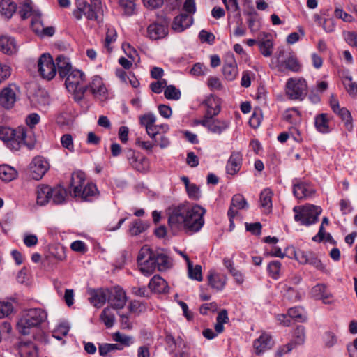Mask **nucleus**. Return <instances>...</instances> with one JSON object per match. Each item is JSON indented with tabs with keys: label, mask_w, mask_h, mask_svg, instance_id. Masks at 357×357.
Returning a JSON list of instances; mask_svg holds the SVG:
<instances>
[{
	"label": "nucleus",
	"mask_w": 357,
	"mask_h": 357,
	"mask_svg": "<svg viewBox=\"0 0 357 357\" xmlns=\"http://www.w3.org/2000/svg\"><path fill=\"white\" fill-rule=\"evenodd\" d=\"M248 204L244 198V197L241 194H236L233 196L231 199V203L230 208L228 210L227 215L230 221V227L234 225L233 219L237 215L238 209H244L248 208Z\"/></svg>",
	"instance_id": "obj_18"
},
{
	"label": "nucleus",
	"mask_w": 357,
	"mask_h": 357,
	"mask_svg": "<svg viewBox=\"0 0 357 357\" xmlns=\"http://www.w3.org/2000/svg\"><path fill=\"white\" fill-rule=\"evenodd\" d=\"M193 22V17L190 15L181 13L176 16L172 24V28L176 32H182L189 28Z\"/></svg>",
	"instance_id": "obj_22"
},
{
	"label": "nucleus",
	"mask_w": 357,
	"mask_h": 357,
	"mask_svg": "<svg viewBox=\"0 0 357 357\" xmlns=\"http://www.w3.org/2000/svg\"><path fill=\"white\" fill-rule=\"evenodd\" d=\"M48 162L41 156L35 157L29 165L30 176L35 180H40L49 169Z\"/></svg>",
	"instance_id": "obj_13"
},
{
	"label": "nucleus",
	"mask_w": 357,
	"mask_h": 357,
	"mask_svg": "<svg viewBox=\"0 0 357 357\" xmlns=\"http://www.w3.org/2000/svg\"><path fill=\"white\" fill-rule=\"evenodd\" d=\"M164 96L167 100H178L181 98V93L174 85H169L165 87Z\"/></svg>",
	"instance_id": "obj_46"
},
{
	"label": "nucleus",
	"mask_w": 357,
	"mask_h": 357,
	"mask_svg": "<svg viewBox=\"0 0 357 357\" xmlns=\"http://www.w3.org/2000/svg\"><path fill=\"white\" fill-rule=\"evenodd\" d=\"M52 193H51V200L55 204H61L65 202L67 197L66 190L61 186L56 185L52 188Z\"/></svg>",
	"instance_id": "obj_34"
},
{
	"label": "nucleus",
	"mask_w": 357,
	"mask_h": 357,
	"mask_svg": "<svg viewBox=\"0 0 357 357\" xmlns=\"http://www.w3.org/2000/svg\"><path fill=\"white\" fill-rule=\"evenodd\" d=\"M208 280L209 285L218 290H222L227 282V277L223 275L218 274L215 271H210L209 274L208 275Z\"/></svg>",
	"instance_id": "obj_32"
},
{
	"label": "nucleus",
	"mask_w": 357,
	"mask_h": 357,
	"mask_svg": "<svg viewBox=\"0 0 357 357\" xmlns=\"http://www.w3.org/2000/svg\"><path fill=\"white\" fill-rule=\"evenodd\" d=\"M283 118L286 121L295 124L300 119L299 112L295 109H288L284 112Z\"/></svg>",
	"instance_id": "obj_55"
},
{
	"label": "nucleus",
	"mask_w": 357,
	"mask_h": 357,
	"mask_svg": "<svg viewBox=\"0 0 357 357\" xmlns=\"http://www.w3.org/2000/svg\"><path fill=\"white\" fill-rule=\"evenodd\" d=\"M273 344L271 337L267 333H262L260 337L255 340L253 347L256 350V353L259 354L269 349Z\"/></svg>",
	"instance_id": "obj_27"
},
{
	"label": "nucleus",
	"mask_w": 357,
	"mask_h": 357,
	"mask_svg": "<svg viewBox=\"0 0 357 357\" xmlns=\"http://www.w3.org/2000/svg\"><path fill=\"white\" fill-rule=\"evenodd\" d=\"M56 70H58L60 77L65 78L74 69L68 58L63 55H59L56 59Z\"/></svg>",
	"instance_id": "obj_28"
},
{
	"label": "nucleus",
	"mask_w": 357,
	"mask_h": 357,
	"mask_svg": "<svg viewBox=\"0 0 357 357\" xmlns=\"http://www.w3.org/2000/svg\"><path fill=\"white\" fill-rule=\"evenodd\" d=\"M154 261L155 268L160 271L167 269L170 266L168 257L163 253L154 252Z\"/></svg>",
	"instance_id": "obj_39"
},
{
	"label": "nucleus",
	"mask_w": 357,
	"mask_h": 357,
	"mask_svg": "<svg viewBox=\"0 0 357 357\" xmlns=\"http://www.w3.org/2000/svg\"><path fill=\"white\" fill-rule=\"evenodd\" d=\"M38 70L41 77L47 80L52 79L56 74V67L50 54H43L38 61Z\"/></svg>",
	"instance_id": "obj_10"
},
{
	"label": "nucleus",
	"mask_w": 357,
	"mask_h": 357,
	"mask_svg": "<svg viewBox=\"0 0 357 357\" xmlns=\"http://www.w3.org/2000/svg\"><path fill=\"white\" fill-rule=\"evenodd\" d=\"M294 220L301 225L310 226L316 223L319 216L321 213V208L319 206L307 204L305 206H294Z\"/></svg>",
	"instance_id": "obj_5"
},
{
	"label": "nucleus",
	"mask_w": 357,
	"mask_h": 357,
	"mask_svg": "<svg viewBox=\"0 0 357 357\" xmlns=\"http://www.w3.org/2000/svg\"><path fill=\"white\" fill-rule=\"evenodd\" d=\"M88 88L96 98L101 101L107 98V89L100 77L94 76Z\"/></svg>",
	"instance_id": "obj_16"
},
{
	"label": "nucleus",
	"mask_w": 357,
	"mask_h": 357,
	"mask_svg": "<svg viewBox=\"0 0 357 357\" xmlns=\"http://www.w3.org/2000/svg\"><path fill=\"white\" fill-rule=\"evenodd\" d=\"M116 31L114 29H108L105 40V47L107 50L108 52H112L110 44L116 40Z\"/></svg>",
	"instance_id": "obj_56"
},
{
	"label": "nucleus",
	"mask_w": 357,
	"mask_h": 357,
	"mask_svg": "<svg viewBox=\"0 0 357 357\" xmlns=\"http://www.w3.org/2000/svg\"><path fill=\"white\" fill-rule=\"evenodd\" d=\"M52 187L47 185H40L36 188V202L40 206L46 205L51 200Z\"/></svg>",
	"instance_id": "obj_29"
},
{
	"label": "nucleus",
	"mask_w": 357,
	"mask_h": 357,
	"mask_svg": "<svg viewBox=\"0 0 357 357\" xmlns=\"http://www.w3.org/2000/svg\"><path fill=\"white\" fill-rule=\"evenodd\" d=\"M197 123L206 128L211 132L216 135H221L227 130L230 126V121L228 119L203 118Z\"/></svg>",
	"instance_id": "obj_11"
},
{
	"label": "nucleus",
	"mask_w": 357,
	"mask_h": 357,
	"mask_svg": "<svg viewBox=\"0 0 357 357\" xmlns=\"http://www.w3.org/2000/svg\"><path fill=\"white\" fill-rule=\"evenodd\" d=\"M40 116L36 113H31L27 116L26 118V123L29 127V130L27 129L28 132V140L30 142L33 140L35 142V139H32L29 135L31 132H32L31 129L39 123L40 121Z\"/></svg>",
	"instance_id": "obj_47"
},
{
	"label": "nucleus",
	"mask_w": 357,
	"mask_h": 357,
	"mask_svg": "<svg viewBox=\"0 0 357 357\" xmlns=\"http://www.w3.org/2000/svg\"><path fill=\"white\" fill-rule=\"evenodd\" d=\"M16 9V4L10 0H1L0 1V13L7 18H10Z\"/></svg>",
	"instance_id": "obj_38"
},
{
	"label": "nucleus",
	"mask_w": 357,
	"mask_h": 357,
	"mask_svg": "<svg viewBox=\"0 0 357 357\" xmlns=\"http://www.w3.org/2000/svg\"><path fill=\"white\" fill-rule=\"evenodd\" d=\"M188 197L194 200H198L201 197V191L197 185L192 183L189 188L186 189Z\"/></svg>",
	"instance_id": "obj_62"
},
{
	"label": "nucleus",
	"mask_w": 357,
	"mask_h": 357,
	"mask_svg": "<svg viewBox=\"0 0 357 357\" xmlns=\"http://www.w3.org/2000/svg\"><path fill=\"white\" fill-rule=\"evenodd\" d=\"M107 301L114 309H122L126 305L127 296L124 290L120 287L109 289Z\"/></svg>",
	"instance_id": "obj_14"
},
{
	"label": "nucleus",
	"mask_w": 357,
	"mask_h": 357,
	"mask_svg": "<svg viewBox=\"0 0 357 357\" xmlns=\"http://www.w3.org/2000/svg\"><path fill=\"white\" fill-rule=\"evenodd\" d=\"M314 192V190L307 183L299 181L294 183L293 193L298 199L311 197Z\"/></svg>",
	"instance_id": "obj_24"
},
{
	"label": "nucleus",
	"mask_w": 357,
	"mask_h": 357,
	"mask_svg": "<svg viewBox=\"0 0 357 357\" xmlns=\"http://www.w3.org/2000/svg\"><path fill=\"white\" fill-rule=\"evenodd\" d=\"M123 349V347L119 344H102L99 345V354L100 356H105L109 353L117 350Z\"/></svg>",
	"instance_id": "obj_44"
},
{
	"label": "nucleus",
	"mask_w": 357,
	"mask_h": 357,
	"mask_svg": "<svg viewBox=\"0 0 357 357\" xmlns=\"http://www.w3.org/2000/svg\"><path fill=\"white\" fill-rule=\"evenodd\" d=\"M307 93V82L301 78H290L286 84L287 96L291 100H303Z\"/></svg>",
	"instance_id": "obj_9"
},
{
	"label": "nucleus",
	"mask_w": 357,
	"mask_h": 357,
	"mask_svg": "<svg viewBox=\"0 0 357 357\" xmlns=\"http://www.w3.org/2000/svg\"><path fill=\"white\" fill-rule=\"evenodd\" d=\"M313 252L298 250L295 253V257L300 264H307L310 259L312 256Z\"/></svg>",
	"instance_id": "obj_59"
},
{
	"label": "nucleus",
	"mask_w": 357,
	"mask_h": 357,
	"mask_svg": "<svg viewBox=\"0 0 357 357\" xmlns=\"http://www.w3.org/2000/svg\"><path fill=\"white\" fill-rule=\"evenodd\" d=\"M312 295L317 299H321L325 304H330L332 303V296L327 291L326 285L323 284H319L315 285L312 289Z\"/></svg>",
	"instance_id": "obj_31"
},
{
	"label": "nucleus",
	"mask_w": 357,
	"mask_h": 357,
	"mask_svg": "<svg viewBox=\"0 0 357 357\" xmlns=\"http://www.w3.org/2000/svg\"><path fill=\"white\" fill-rule=\"evenodd\" d=\"M329 116L328 114L322 113L316 116L314 119V126L317 131L321 133H328L331 130L329 128Z\"/></svg>",
	"instance_id": "obj_33"
},
{
	"label": "nucleus",
	"mask_w": 357,
	"mask_h": 357,
	"mask_svg": "<svg viewBox=\"0 0 357 357\" xmlns=\"http://www.w3.org/2000/svg\"><path fill=\"white\" fill-rule=\"evenodd\" d=\"M275 65L281 72H284L285 70L298 72L301 68L296 55L293 52H287L282 49L276 53Z\"/></svg>",
	"instance_id": "obj_8"
},
{
	"label": "nucleus",
	"mask_w": 357,
	"mask_h": 357,
	"mask_svg": "<svg viewBox=\"0 0 357 357\" xmlns=\"http://www.w3.org/2000/svg\"><path fill=\"white\" fill-rule=\"evenodd\" d=\"M334 14L336 17L342 19L345 22H351L354 20V17L351 15L347 13L337 6H335Z\"/></svg>",
	"instance_id": "obj_61"
},
{
	"label": "nucleus",
	"mask_w": 357,
	"mask_h": 357,
	"mask_svg": "<svg viewBox=\"0 0 357 357\" xmlns=\"http://www.w3.org/2000/svg\"><path fill=\"white\" fill-rule=\"evenodd\" d=\"M273 192L270 189H264L260 194V206L265 213H269L272 208Z\"/></svg>",
	"instance_id": "obj_35"
},
{
	"label": "nucleus",
	"mask_w": 357,
	"mask_h": 357,
	"mask_svg": "<svg viewBox=\"0 0 357 357\" xmlns=\"http://www.w3.org/2000/svg\"><path fill=\"white\" fill-rule=\"evenodd\" d=\"M32 30L36 33H41L44 29V26L41 21V13H36L33 18H31V23Z\"/></svg>",
	"instance_id": "obj_50"
},
{
	"label": "nucleus",
	"mask_w": 357,
	"mask_h": 357,
	"mask_svg": "<svg viewBox=\"0 0 357 357\" xmlns=\"http://www.w3.org/2000/svg\"><path fill=\"white\" fill-rule=\"evenodd\" d=\"M305 339V328L303 326H298L294 333V344H302Z\"/></svg>",
	"instance_id": "obj_54"
},
{
	"label": "nucleus",
	"mask_w": 357,
	"mask_h": 357,
	"mask_svg": "<svg viewBox=\"0 0 357 357\" xmlns=\"http://www.w3.org/2000/svg\"><path fill=\"white\" fill-rule=\"evenodd\" d=\"M188 275L191 279L196 280L201 282L203 280L202 275V266L200 265H196L193 266L192 262L188 261Z\"/></svg>",
	"instance_id": "obj_43"
},
{
	"label": "nucleus",
	"mask_w": 357,
	"mask_h": 357,
	"mask_svg": "<svg viewBox=\"0 0 357 357\" xmlns=\"http://www.w3.org/2000/svg\"><path fill=\"white\" fill-rule=\"evenodd\" d=\"M70 185L73 195L82 201H91V198L98 194L97 187L93 183L85 185V174L81 171L73 172L71 175Z\"/></svg>",
	"instance_id": "obj_2"
},
{
	"label": "nucleus",
	"mask_w": 357,
	"mask_h": 357,
	"mask_svg": "<svg viewBox=\"0 0 357 357\" xmlns=\"http://www.w3.org/2000/svg\"><path fill=\"white\" fill-rule=\"evenodd\" d=\"M126 156L129 164L139 172H144L146 169V159L140 155L139 153L132 149H128L126 151Z\"/></svg>",
	"instance_id": "obj_19"
},
{
	"label": "nucleus",
	"mask_w": 357,
	"mask_h": 357,
	"mask_svg": "<svg viewBox=\"0 0 357 357\" xmlns=\"http://www.w3.org/2000/svg\"><path fill=\"white\" fill-rule=\"evenodd\" d=\"M36 13H40V11L33 9L32 6V1L31 0H24L19 8V14L23 20L27 19L30 17L33 18Z\"/></svg>",
	"instance_id": "obj_37"
},
{
	"label": "nucleus",
	"mask_w": 357,
	"mask_h": 357,
	"mask_svg": "<svg viewBox=\"0 0 357 357\" xmlns=\"http://www.w3.org/2000/svg\"><path fill=\"white\" fill-rule=\"evenodd\" d=\"M259 51L266 57L270 56L273 52V43L271 40H265L259 43Z\"/></svg>",
	"instance_id": "obj_52"
},
{
	"label": "nucleus",
	"mask_w": 357,
	"mask_h": 357,
	"mask_svg": "<svg viewBox=\"0 0 357 357\" xmlns=\"http://www.w3.org/2000/svg\"><path fill=\"white\" fill-rule=\"evenodd\" d=\"M137 260L139 268L143 275L149 276L155 271L154 252L147 246H144L141 248Z\"/></svg>",
	"instance_id": "obj_7"
},
{
	"label": "nucleus",
	"mask_w": 357,
	"mask_h": 357,
	"mask_svg": "<svg viewBox=\"0 0 357 357\" xmlns=\"http://www.w3.org/2000/svg\"><path fill=\"white\" fill-rule=\"evenodd\" d=\"M147 227L148 225L141 220H135L130 224L129 233L131 236H137L144 231Z\"/></svg>",
	"instance_id": "obj_41"
},
{
	"label": "nucleus",
	"mask_w": 357,
	"mask_h": 357,
	"mask_svg": "<svg viewBox=\"0 0 357 357\" xmlns=\"http://www.w3.org/2000/svg\"><path fill=\"white\" fill-rule=\"evenodd\" d=\"M148 287L151 291L162 294L167 292L168 285L163 278L156 275L151 279Z\"/></svg>",
	"instance_id": "obj_30"
},
{
	"label": "nucleus",
	"mask_w": 357,
	"mask_h": 357,
	"mask_svg": "<svg viewBox=\"0 0 357 357\" xmlns=\"http://www.w3.org/2000/svg\"><path fill=\"white\" fill-rule=\"evenodd\" d=\"M13 311V306L10 302H0V319L10 315Z\"/></svg>",
	"instance_id": "obj_58"
},
{
	"label": "nucleus",
	"mask_w": 357,
	"mask_h": 357,
	"mask_svg": "<svg viewBox=\"0 0 357 357\" xmlns=\"http://www.w3.org/2000/svg\"><path fill=\"white\" fill-rule=\"evenodd\" d=\"M281 263L279 261H273L268 265V271L270 276L277 280L280 276Z\"/></svg>",
	"instance_id": "obj_49"
},
{
	"label": "nucleus",
	"mask_w": 357,
	"mask_h": 357,
	"mask_svg": "<svg viewBox=\"0 0 357 357\" xmlns=\"http://www.w3.org/2000/svg\"><path fill=\"white\" fill-rule=\"evenodd\" d=\"M206 107V114L203 118H211L217 116L221 110V102L220 100L214 96H208L203 102Z\"/></svg>",
	"instance_id": "obj_20"
},
{
	"label": "nucleus",
	"mask_w": 357,
	"mask_h": 357,
	"mask_svg": "<svg viewBox=\"0 0 357 357\" xmlns=\"http://www.w3.org/2000/svg\"><path fill=\"white\" fill-rule=\"evenodd\" d=\"M119 8L123 11L125 15H131L135 10V3L132 0H118Z\"/></svg>",
	"instance_id": "obj_45"
},
{
	"label": "nucleus",
	"mask_w": 357,
	"mask_h": 357,
	"mask_svg": "<svg viewBox=\"0 0 357 357\" xmlns=\"http://www.w3.org/2000/svg\"><path fill=\"white\" fill-rule=\"evenodd\" d=\"M27 128L23 126H19L15 130L10 128L1 126L0 127V139L5 142H16L18 144L23 143L29 149L34 146V142L28 140Z\"/></svg>",
	"instance_id": "obj_6"
},
{
	"label": "nucleus",
	"mask_w": 357,
	"mask_h": 357,
	"mask_svg": "<svg viewBox=\"0 0 357 357\" xmlns=\"http://www.w3.org/2000/svg\"><path fill=\"white\" fill-rule=\"evenodd\" d=\"M288 316L290 319H294L296 321L303 322L306 320L304 310L301 307H291L288 310Z\"/></svg>",
	"instance_id": "obj_42"
},
{
	"label": "nucleus",
	"mask_w": 357,
	"mask_h": 357,
	"mask_svg": "<svg viewBox=\"0 0 357 357\" xmlns=\"http://www.w3.org/2000/svg\"><path fill=\"white\" fill-rule=\"evenodd\" d=\"M175 344L178 347H181V351L179 354L176 356V357H190V347L186 344L185 342L181 338L178 339Z\"/></svg>",
	"instance_id": "obj_57"
},
{
	"label": "nucleus",
	"mask_w": 357,
	"mask_h": 357,
	"mask_svg": "<svg viewBox=\"0 0 357 357\" xmlns=\"http://www.w3.org/2000/svg\"><path fill=\"white\" fill-rule=\"evenodd\" d=\"M46 318L47 314L42 309H30L18 321L17 324V330L22 335H29L32 328L38 326Z\"/></svg>",
	"instance_id": "obj_3"
},
{
	"label": "nucleus",
	"mask_w": 357,
	"mask_h": 357,
	"mask_svg": "<svg viewBox=\"0 0 357 357\" xmlns=\"http://www.w3.org/2000/svg\"><path fill=\"white\" fill-rule=\"evenodd\" d=\"M76 6L77 9L74 10L73 12V15L76 20H81L83 15H84L89 20H98V16L92 10L91 6H89V4L85 1L77 0Z\"/></svg>",
	"instance_id": "obj_17"
},
{
	"label": "nucleus",
	"mask_w": 357,
	"mask_h": 357,
	"mask_svg": "<svg viewBox=\"0 0 357 357\" xmlns=\"http://www.w3.org/2000/svg\"><path fill=\"white\" fill-rule=\"evenodd\" d=\"M100 319L105 324L107 328L113 326L115 321V315L109 307H105L100 315Z\"/></svg>",
	"instance_id": "obj_40"
},
{
	"label": "nucleus",
	"mask_w": 357,
	"mask_h": 357,
	"mask_svg": "<svg viewBox=\"0 0 357 357\" xmlns=\"http://www.w3.org/2000/svg\"><path fill=\"white\" fill-rule=\"evenodd\" d=\"M113 340L116 342V344H121L123 347H129L133 343L132 337L119 332H116L113 335Z\"/></svg>",
	"instance_id": "obj_48"
},
{
	"label": "nucleus",
	"mask_w": 357,
	"mask_h": 357,
	"mask_svg": "<svg viewBox=\"0 0 357 357\" xmlns=\"http://www.w3.org/2000/svg\"><path fill=\"white\" fill-rule=\"evenodd\" d=\"M222 74L228 81H233L238 75L237 63L233 56L228 57L222 67Z\"/></svg>",
	"instance_id": "obj_23"
},
{
	"label": "nucleus",
	"mask_w": 357,
	"mask_h": 357,
	"mask_svg": "<svg viewBox=\"0 0 357 357\" xmlns=\"http://www.w3.org/2000/svg\"><path fill=\"white\" fill-rule=\"evenodd\" d=\"M108 293V289H90L89 291V294L90 295L89 301L93 306L100 307L107 300Z\"/></svg>",
	"instance_id": "obj_21"
},
{
	"label": "nucleus",
	"mask_w": 357,
	"mask_h": 357,
	"mask_svg": "<svg viewBox=\"0 0 357 357\" xmlns=\"http://www.w3.org/2000/svg\"><path fill=\"white\" fill-rule=\"evenodd\" d=\"M65 78L67 90L73 95L76 102L81 101L88 89V86L84 84V73L79 70L74 69Z\"/></svg>",
	"instance_id": "obj_4"
},
{
	"label": "nucleus",
	"mask_w": 357,
	"mask_h": 357,
	"mask_svg": "<svg viewBox=\"0 0 357 357\" xmlns=\"http://www.w3.org/2000/svg\"><path fill=\"white\" fill-rule=\"evenodd\" d=\"M17 86L10 84L0 91V106L5 109H12L17 101Z\"/></svg>",
	"instance_id": "obj_12"
},
{
	"label": "nucleus",
	"mask_w": 357,
	"mask_h": 357,
	"mask_svg": "<svg viewBox=\"0 0 357 357\" xmlns=\"http://www.w3.org/2000/svg\"><path fill=\"white\" fill-rule=\"evenodd\" d=\"M140 123L148 128L153 126L156 121V117L153 114H146L139 118Z\"/></svg>",
	"instance_id": "obj_60"
},
{
	"label": "nucleus",
	"mask_w": 357,
	"mask_h": 357,
	"mask_svg": "<svg viewBox=\"0 0 357 357\" xmlns=\"http://www.w3.org/2000/svg\"><path fill=\"white\" fill-rule=\"evenodd\" d=\"M242 165V155L239 152H232L226 166L227 172L231 175L236 174Z\"/></svg>",
	"instance_id": "obj_26"
},
{
	"label": "nucleus",
	"mask_w": 357,
	"mask_h": 357,
	"mask_svg": "<svg viewBox=\"0 0 357 357\" xmlns=\"http://www.w3.org/2000/svg\"><path fill=\"white\" fill-rule=\"evenodd\" d=\"M61 143L62 146L70 151H74V144L73 137L70 134H65L61 138Z\"/></svg>",
	"instance_id": "obj_64"
},
{
	"label": "nucleus",
	"mask_w": 357,
	"mask_h": 357,
	"mask_svg": "<svg viewBox=\"0 0 357 357\" xmlns=\"http://www.w3.org/2000/svg\"><path fill=\"white\" fill-rule=\"evenodd\" d=\"M199 38L202 43H207L210 45L214 43L215 39L213 33L206 30L200 31Z\"/></svg>",
	"instance_id": "obj_63"
},
{
	"label": "nucleus",
	"mask_w": 357,
	"mask_h": 357,
	"mask_svg": "<svg viewBox=\"0 0 357 357\" xmlns=\"http://www.w3.org/2000/svg\"><path fill=\"white\" fill-rule=\"evenodd\" d=\"M283 290L285 291L284 296L291 301H300L302 298V294L300 292L288 285H284Z\"/></svg>",
	"instance_id": "obj_51"
},
{
	"label": "nucleus",
	"mask_w": 357,
	"mask_h": 357,
	"mask_svg": "<svg viewBox=\"0 0 357 357\" xmlns=\"http://www.w3.org/2000/svg\"><path fill=\"white\" fill-rule=\"evenodd\" d=\"M343 85L351 96H357V84L352 81L351 77H345L342 80Z\"/></svg>",
	"instance_id": "obj_53"
},
{
	"label": "nucleus",
	"mask_w": 357,
	"mask_h": 357,
	"mask_svg": "<svg viewBox=\"0 0 357 357\" xmlns=\"http://www.w3.org/2000/svg\"><path fill=\"white\" fill-rule=\"evenodd\" d=\"M205 213V208L198 204L184 202L172 205L167 210L168 226L174 235L181 231L192 235L204 226Z\"/></svg>",
	"instance_id": "obj_1"
},
{
	"label": "nucleus",
	"mask_w": 357,
	"mask_h": 357,
	"mask_svg": "<svg viewBox=\"0 0 357 357\" xmlns=\"http://www.w3.org/2000/svg\"><path fill=\"white\" fill-rule=\"evenodd\" d=\"M18 49L14 38L8 36H0V51L7 55L17 53Z\"/></svg>",
	"instance_id": "obj_25"
},
{
	"label": "nucleus",
	"mask_w": 357,
	"mask_h": 357,
	"mask_svg": "<svg viewBox=\"0 0 357 357\" xmlns=\"http://www.w3.org/2000/svg\"><path fill=\"white\" fill-rule=\"evenodd\" d=\"M17 176V172L8 165H0V178L5 182H10Z\"/></svg>",
	"instance_id": "obj_36"
},
{
	"label": "nucleus",
	"mask_w": 357,
	"mask_h": 357,
	"mask_svg": "<svg viewBox=\"0 0 357 357\" xmlns=\"http://www.w3.org/2000/svg\"><path fill=\"white\" fill-rule=\"evenodd\" d=\"M167 21L162 22H153L147 27V36L151 40H160L164 38L168 34Z\"/></svg>",
	"instance_id": "obj_15"
}]
</instances>
